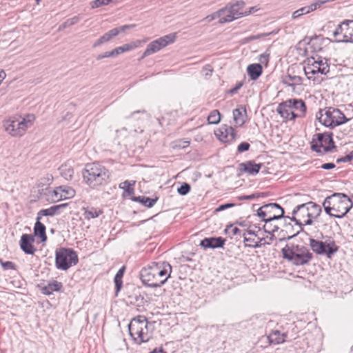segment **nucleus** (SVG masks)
Segmentation results:
<instances>
[{"instance_id":"1","label":"nucleus","mask_w":353,"mask_h":353,"mask_svg":"<svg viewBox=\"0 0 353 353\" xmlns=\"http://www.w3.org/2000/svg\"><path fill=\"white\" fill-rule=\"evenodd\" d=\"M171 265L167 262H154L140 272L142 283L150 288H158L163 285L170 276Z\"/></svg>"},{"instance_id":"2","label":"nucleus","mask_w":353,"mask_h":353,"mask_svg":"<svg viewBox=\"0 0 353 353\" xmlns=\"http://www.w3.org/2000/svg\"><path fill=\"white\" fill-rule=\"evenodd\" d=\"M323 206L326 214L341 219L352 208L353 202L347 194L335 192L325 199Z\"/></svg>"},{"instance_id":"3","label":"nucleus","mask_w":353,"mask_h":353,"mask_svg":"<svg viewBox=\"0 0 353 353\" xmlns=\"http://www.w3.org/2000/svg\"><path fill=\"white\" fill-rule=\"evenodd\" d=\"M83 179L85 184L92 188L107 184L110 172L104 165L94 162L88 163L82 172Z\"/></svg>"},{"instance_id":"4","label":"nucleus","mask_w":353,"mask_h":353,"mask_svg":"<svg viewBox=\"0 0 353 353\" xmlns=\"http://www.w3.org/2000/svg\"><path fill=\"white\" fill-rule=\"evenodd\" d=\"M303 70L305 76L309 80L316 83L322 81L321 75H326L330 72V65L327 60L320 56L310 57L303 62Z\"/></svg>"},{"instance_id":"5","label":"nucleus","mask_w":353,"mask_h":353,"mask_svg":"<svg viewBox=\"0 0 353 353\" xmlns=\"http://www.w3.org/2000/svg\"><path fill=\"white\" fill-rule=\"evenodd\" d=\"M152 323L143 315L133 318L128 325L130 336L139 344L149 341L152 338Z\"/></svg>"},{"instance_id":"6","label":"nucleus","mask_w":353,"mask_h":353,"mask_svg":"<svg viewBox=\"0 0 353 353\" xmlns=\"http://www.w3.org/2000/svg\"><path fill=\"white\" fill-rule=\"evenodd\" d=\"M281 252L285 259L297 266L307 264L312 259V254L303 245L287 244L282 248Z\"/></svg>"},{"instance_id":"7","label":"nucleus","mask_w":353,"mask_h":353,"mask_svg":"<svg viewBox=\"0 0 353 353\" xmlns=\"http://www.w3.org/2000/svg\"><path fill=\"white\" fill-rule=\"evenodd\" d=\"M316 117L320 123L331 129L345 123L350 120L339 109L332 107H327L323 110L320 109L316 113Z\"/></svg>"},{"instance_id":"8","label":"nucleus","mask_w":353,"mask_h":353,"mask_svg":"<svg viewBox=\"0 0 353 353\" xmlns=\"http://www.w3.org/2000/svg\"><path fill=\"white\" fill-rule=\"evenodd\" d=\"M34 116L28 114L25 117H13L4 122L5 130L12 137H22L33 125Z\"/></svg>"},{"instance_id":"9","label":"nucleus","mask_w":353,"mask_h":353,"mask_svg":"<svg viewBox=\"0 0 353 353\" xmlns=\"http://www.w3.org/2000/svg\"><path fill=\"white\" fill-rule=\"evenodd\" d=\"M79 262L77 252L72 248H61L55 252L57 269L66 271Z\"/></svg>"},{"instance_id":"10","label":"nucleus","mask_w":353,"mask_h":353,"mask_svg":"<svg viewBox=\"0 0 353 353\" xmlns=\"http://www.w3.org/2000/svg\"><path fill=\"white\" fill-rule=\"evenodd\" d=\"M257 215L261 217V221L265 222L264 228H270V221L279 220L285 217L283 208L278 203H270L262 205L257 210Z\"/></svg>"},{"instance_id":"11","label":"nucleus","mask_w":353,"mask_h":353,"mask_svg":"<svg viewBox=\"0 0 353 353\" xmlns=\"http://www.w3.org/2000/svg\"><path fill=\"white\" fill-rule=\"evenodd\" d=\"M322 148L324 153L330 152L336 148L332 132L319 133L313 136L311 149L317 153H321Z\"/></svg>"},{"instance_id":"12","label":"nucleus","mask_w":353,"mask_h":353,"mask_svg":"<svg viewBox=\"0 0 353 353\" xmlns=\"http://www.w3.org/2000/svg\"><path fill=\"white\" fill-rule=\"evenodd\" d=\"M336 42H353V20H344L332 33Z\"/></svg>"},{"instance_id":"13","label":"nucleus","mask_w":353,"mask_h":353,"mask_svg":"<svg viewBox=\"0 0 353 353\" xmlns=\"http://www.w3.org/2000/svg\"><path fill=\"white\" fill-rule=\"evenodd\" d=\"M310 246L312 251L319 255H325L330 258L339 250L334 241L329 243L310 239Z\"/></svg>"},{"instance_id":"14","label":"nucleus","mask_w":353,"mask_h":353,"mask_svg":"<svg viewBox=\"0 0 353 353\" xmlns=\"http://www.w3.org/2000/svg\"><path fill=\"white\" fill-rule=\"evenodd\" d=\"M176 38V33H172L167 35H165L163 37H161L151 43H150L145 50L144 51L141 59H143L148 56H150V54H152L162 48H165V46H168L169 44H171L174 43Z\"/></svg>"},{"instance_id":"15","label":"nucleus","mask_w":353,"mask_h":353,"mask_svg":"<svg viewBox=\"0 0 353 353\" xmlns=\"http://www.w3.org/2000/svg\"><path fill=\"white\" fill-rule=\"evenodd\" d=\"M74 194L75 192L72 188L65 186H59L52 191H49V196L52 202L72 198L74 196Z\"/></svg>"},{"instance_id":"16","label":"nucleus","mask_w":353,"mask_h":353,"mask_svg":"<svg viewBox=\"0 0 353 353\" xmlns=\"http://www.w3.org/2000/svg\"><path fill=\"white\" fill-rule=\"evenodd\" d=\"M245 2L243 1H237L234 3H229L227 5L230 8L229 12H232V16L236 17V19H239L243 16H247L250 13L254 12L257 10L254 7H252L249 10H243Z\"/></svg>"},{"instance_id":"17","label":"nucleus","mask_w":353,"mask_h":353,"mask_svg":"<svg viewBox=\"0 0 353 353\" xmlns=\"http://www.w3.org/2000/svg\"><path fill=\"white\" fill-rule=\"evenodd\" d=\"M290 99L279 104L276 108V112L285 120H294L296 119L295 112L291 106Z\"/></svg>"},{"instance_id":"18","label":"nucleus","mask_w":353,"mask_h":353,"mask_svg":"<svg viewBox=\"0 0 353 353\" xmlns=\"http://www.w3.org/2000/svg\"><path fill=\"white\" fill-rule=\"evenodd\" d=\"M34 241V239L32 234H23L19 241L20 248L24 253L32 255L37 250L32 244Z\"/></svg>"},{"instance_id":"19","label":"nucleus","mask_w":353,"mask_h":353,"mask_svg":"<svg viewBox=\"0 0 353 353\" xmlns=\"http://www.w3.org/2000/svg\"><path fill=\"white\" fill-rule=\"evenodd\" d=\"M262 163H256L254 161H248L239 164V171L241 173H247L248 175L254 176L259 172Z\"/></svg>"},{"instance_id":"20","label":"nucleus","mask_w":353,"mask_h":353,"mask_svg":"<svg viewBox=\"0 0 353 353\" xmlns=\"http://www.w3.org/2000/svg\"><path fill=\"white\" fill-rule=\"evenodd\" d=\"M225 239L221 236L205 238L200 242V245L204 249H215L223 248Z\"/></svg>"},{"instance_id":"21","label":"nucleus","mask_w":353,"mask_h":353,"mask_svg":"<svg viewBox=\"0 0 353 353\" xmlns=\"http://www.w3.org/2000/svg\"><path fill=\"white\" fill-rule=\"evenodd\" d=\"M219 134H216L219 139L223 142L231 143L233 142L236 137H237V134L236 130L232 126H226L220 129Z\"/></svg>"},{"instance_id":"22","label":"nucleus","mask_w":353,"mask_h":353,"mask_svg":"<svg viewBox=\"0 0 353 353\" xmlns=\"http://www.w3.org/2000/svg\"><path fill=\"white\" fill-rule=\"evenodd\" d=\"M271 344H281L291 340L287 332H281L278 330H272L268 336Z\"/></svg>"},{"instance_id":"23","label":"nucleus","mask_w":353,"mask_h":353,"mask_svg":"<svg viewBox=\"0 0 353 353\" xmlns=\"http://www.w3.org/2000/svg\"><path fill=\"white\" fill-rule=\"evenodd\" d=\"M306 205L310 212V219L304 220V225H310L313 223V219H316L321 214L322 210L319 205L312 201L306 203Z\"/></svg>"},{"instance_id":"24","label":"nucleus","mask_w":353,"mask_h":353,"mask_svg":"<svg viewBox=\"0 0 353 353\" xmlns=\"http://www.w3.org/2000/svg\"><path fill=\"white\" fill-rule=\"evenodd\" d=\"M290 101H291V106L295 112L296 118L305 117L307 112L305 103L302 99H292Z\"/></svg>"},{"instance_id":"25","label":"nucleus","mask_w":353,"mask_h":353,"mask_svg":"<svg viewBox=\"0 0 353 353\" xmlns=\"http://www.w3.org/2000/svg\"><path fill=\"white\" fill-rule=\"evenodd\" d=\"M68 203L54 205L46 209H42L37 212V216L42 219L43 216H53L61 213V210L65 208Z\"/></svg>"},{"instance_id":"26","label":"nucleus","mask_w":353,"mask_h":353,"mask_svg":"<svg viewBox=\"0 0 353 353\" xmlns=\"http://www.w3.org/2000/svg\"><path fill=\"white\" fill-rule=\"evenodd\" d=\"M37 221L34 226V234L36 236H39L42 242H45L47 240V236L46 233V226L41 222V218L37 215Z\"/></svg>"},{"instance_id":"27","label":"nucleus","mask_w":353,"mask_h":353,"mask_svg":"<svg viewBox=\"0 0 353 353\" xmlns=\"http://www.w3.org/2000/svg\"><path fill=\"white\" fill-rule=\"evenodd\" d=\"M247 72L251 80L256 81L261 75L263 68L259 63H252L248 66Z\"/></svg>"},{"instance_id":"28","label":"nucleus","mask_w":353,"mask_h":353,"mask_svg":"<svg viewBox=\"0 0 353 353\" xmlns=\"http://www.w3.org/2000/svg\"><path fill=\"white\" fill-rule=\"evenodd\" d=\"M292 215L299 217L303 223L306 220L305 218L310 219V212L306 203L296 206L292 211Z\"/></svg>"},{"instance_id":"29","label":"nucleus","mask_w":353,"mask_h":353,"mask_svg":"<svg viewBox=\"0 0 353 353\" xmlns=\"http://www.w3.org/2000/svg\"><path fill=\"white\" fill-rule=\"evenodd\" d=\"M282 82L283 84L294 90L296 85H300L303 83V78L300 76L288 74L283 78Z\"/></svg>"},{"instance_id":"30","label":"nucleus","mask_w":353,"mask_h":353,"mask_svg":"<svg viewBox=\"0 0 353 353\" xmlns=\"http://www.w3.org/2000/svg\"><path fill=\"white\" fill-rule=\"evenodd\" d=\"M319 6L318 5V3L316 1V0L315 1V2H314L313 3L310 4V6H304L296 11H294L292 14V17L294 19H296V18H299L301 16L303 15V14H308L315 10H316L317 8H319Z\"/></svg>"},{"instance_id":"31","label":"nucleus","mask_w":353,"mask_h":353,"mask_svg":"<svg viewBox=\"0 0 353 353\" xmlns=\"http://www.w3.org/2000/svg\"><path fill=\"white\" fill-rule=\"evenodd\" d=\"M246 114L245 108L240 107L233 110V118L235 123L241 126L245 123V115Z\"/></svg>"},{"instance_id":"32","label":"nucleus","mask_w":353,"mask_h":353,"mask_svg":"<svg viewBox=\"0 0 353 353\" xmlns=\"http://www.w3.org/2000/svg\"><path fill=\"white\" fill-rule=\"evenodd\" d=\"M63 285L61 282L57 281H53L51 283H49L46 286L43 287L42 292L44 294L50 295L52 294L54 292H59L61 290Z\"/></svg>"},{"instance_id":"33","label":"nucleus","mask_w":353,"mask_h":353,"mask_svg":"<svg viewBox=\"0 0 353 353\" xmlns=\"http://www.w3.org/2000/svg\"><path fill=\"white\" fill-rule=\"evenodd\" d=\"M282 219H284L285 221H286L287 219H288V220H290L291 221H294L296 223V225L299 226L300 230H297L294 234L288 236L287 237L283 236V238L280 239L281 241H285V240H287V239L289 240V239H291L293 237L296 236L300 232V231L302 230L301 226L302 225H305L304 223H303L302 221H301L299 217V219H297V218H296V216H294V215H292V217H290L288 216H285V217H283Z\"/></svg>"},{"instance_id":"34","label":"nucleus","mask_w":353,"mask_h":353,"mask_svg":"<svg viewBox=\"0 0 353 353\" xmlns=\"http://www.w3.org/2000/svg\"><path fill=\"white\" fill-rule=\"evenodd\" d=\"M219 10L223 11L221 12L220 19L219 21L220 23H230L236 20V17L234 15L232 16V13L230 14V12H229L230 10L227 6Z\"/></svg>"},{"instance_id":"35","label":"nucleus","mask_w":353,"mask_h":353,"mask_svg":"<svg viewBox=\"0 0 353 353\" xmlns=\"http://www.w3.org/2000/svg\"><path fill=\"white\" fill-rule=\"evenodd\" d=\"M132 201L139 202L148 208H152L157 201V199H152L145 196H134Z\"/></svg>"},{"instance_id":"36","label":"nucleus","mask_w":353,"mask_h":353,"mask_svg":"<svg viewBox=\"0 0 353 353\" xmlns=\"http://www.w3.org/2000/svg\"><path fill=\"white\" fill-rule=\"evenodd\" d=\"M137 47V45H136L134 43H126V44H124L122 46L117 47V48H114L113 50H114V54L116 56H117V55H119V54H120L121 53L130 51V50L134 49Z\"/></svg>"},{"instance_id":"37","label":"nucleus","mask_w":353,"mask_h":353,"mask_svg":"<svg viewBox=\"0 0 353 353\" xmlns=\"http://www.w3.org/2000/svg\"><path fill=\"white\" fill-rule=\"evenodd\" d=\"M61 175L66 180L72 179L74 174V170L66 165H61L59 168Z\"/></svg>"},{"instance_id":"38","label":"nucleus","mask_w":353,"mask_h":353,"mask_svg":"<svg viewBox=\"0 0 353 353\" xmlns=\"http://www.w3.org/2000/svg\"><path fill=\"white\" fill-rule=\"evenodd\" d=\"M221 120V114L219 110H212L208 117V121L210 124H217Z\"/></svg>"},{"instance_id":"39","label":"nucleus","mask_w":353,"mask_h":353,"mask_svg":"<svg viewBox=\"0 0 353 353\" xmlns=\"http://www.w3.org/2000/svg\"><path fill=\"white\" fill-rule=\"evenodd\" d=\"M101 212H102L101 210L92 208L90 209H88L85 212L84 216L86 219H91L98 217Z\"/></svg>"},{"instance_id":"40","label":"nucleus","mask_w":353,"mask_h":353,"mask_svg":"<svg viewBox=\"0 0 353 353\" xmlns=\"http://www.w3.org/2000/svg\"><path fill=\"white\" fill-rule=\"evenodd\" d=\"M134 181L131 183L129 181H125L119 185V188L123 189L128 194H132L134 193V189L132 185H134Z\"/></svg>"},{"instance_id":"41","label":"nucleus","mask_w":353,"mask_h":353,"mask_svg":"<svg viewBox=\"0 0 353 353\" xmlns=\"http://www.w3.org/2000/svg\"><path fill=\"white\" fill-rule=\"evenodd\" d=\"M117 36V31L114 30V28L105 33L101 37L103 43L108 42L111 40L113 37Z\"/></svg>"},{"instance_id":"42","label":"nucleus","mask_w":353,"mask_h":353,"mask_svg":"<svg viewBox=\"0 0 353 353\" xmlns=\"http://www.w3.org/2000/svg\"><path fill=\"white\" fill-rule=\"evenodd\" d=\"M191 187L187 183H183L177 190L178 193L182 196L186 195L190 192Z\"/></svg>"},{"instance_id":"43","label":"nucleus","mask_w":353,"mask_h":353,"mask_svg":"<svg viewBox=\"0 0 353 353\" xmlns=\"http://www.w3.org/2000/svg\"><path fill=\"white\" fill-rule=\"evenodd\" d=\"M113 0H94L91 2V7L92 8H99L103 6H107Z\"/></svg>"},{"instance_id":"44","label":"nucleus","mask_w":353,"mask_h":353,"mask_svg":"<svg viewBox=\"0 0 353 353\" xmlns=\"http://www.w3.org/2000/svg\"><path fill=\"white\" fill-rule=\"evenodd\" d=\"M242 236L243 237V241L245 243V247L252 248L251 245L256 243V240L252 237H248L246 233L242 234Z\"/></svg>"},{"instance_id":"45","label":"nucleus","mask_w":353,"mask_h":353,"mask_svg":"<svg viewBox=\"0 0 353 353\" xmlns=\"http://www.w3.org/2000/svg\"><path fill=\"white\" fill-rule=\"evenodd\" d=\"M352 160H353V150L351 151L348 154H347L344 157L338 158L336 159V163H340L342 162H350V161H352Z\"/></svg>"},{"instance_id":"46","label":"nucleus","mask_w":353,"mask_h":353,"mask_svg":"<svg viewBox=\"0 0 353 353\" xmlns=\"http://www.w3.org/2000/svg\"><path fill=\"white\" fill-rule=\"evenodd\" d=\"M250 145L248 142H241L237 147V151L239 153H242L249 150Z\"/></svg>"},{"instance_id":"47","label":"nucleus","mask_w":353,"mask_h":353,"mask_svg":"<svg viewBox=\"0 0 353 353\" xmlns=\"http://www.w3.org/2000/svg\"><path fill=\"white\" fill-rule=\"evenodd\" d=\"M258 240L259 241H256V243L251 245L252 246V248H261L262 245L270 244V242L266 241L265 238H258Z\"/></svg>"},{"instance_id":"48","label":"nucleus","mask_w":353,"mask_h":353,"mask_svg":"<svg viewBox=\"0 0 353 353\" xmlns=\"http://www.w3.org/2000/svg\"><path fill=\"white\" fill-rule=\"evenodd\" d=\"M223 12V10H218L216 12H214V13H213L212 14L208 15L203 20H205V21H207L208 22H210V21L214 20L216 18H219L220 19L221 12Z\"/></svg>"},{"instance_id":"49","label":"nucleus","mask_w":353,"mask_h":353,"mask_svg":"<svg viewBox=\"0 0 353 353\" xmlns=\"http://www.w3.org/2000/svg\"><path fill=\"white\" fill-rule=\"evenodd\" d=\"M135 27V24L123 25L118 28H114V30L117 31V35L120 32H125L127 30L133 28Z\"/></svg>"},{"instance_id":"50","label":"nucleus","mask_w":353,"mask_h":353,"mask_svg":"<svg viewBox=\"0 0 353 353\" xmlns=\"http://www.w3.org/2000/svg\"><path fill=\"white\" fill-rule=\"evenodd\" d=\"M272 221H270V223H269V225L270 226V228H267L268 229H265L264 228V225L263 226V229L264 230V232H266V233H268V234H272V233H274L275 232L278 231L279 230V226L276 225H273Z\"/></svg>"},{"instance_id":"51","label":"nucleus","mask_w":353,"mask_h":353,"mask_svg":"<svg viewBox=\"0 0 353 353\" xmlns=\"http://www.w3.org/2000/svg\"><path fill=\"white\" fill-rule=\"evenodd\" d=\"M1 263L2 267L5 270H14L15 269V265L12 261L3 262L2 261H1Z\"/></svg>"},{"instance_id":"52","label":"nucleus","mask_w":353,"mask_h":353,"mask_svg":"<svg viewBox=\"0 0 353 353\" xmlns=\"http://www.w3.org/2000/svg\"><path fill=\"white\" fill-rule=\"evenodd\" d=\"M114 284H115L116 291H117V292H118L120 291V290L121 289V287H122V284H123L122 278L117 277L115 276L114 279Z\"/></svg>"},{"instance_id":"53","label":"nucleus","mask_w":353,"mask_h":353,"mask_svg":"<svg viewBox=\"0 0 353 353\" xmlns=\"http://www.w3.org/2000/svg\"><path fill=\"white\" fill-rule=\"evenodd\" d=\"M234 203H225V204H222V205H220L216 210V211L217 212H219V211H223V210H225L226 209H228L230 208H232L233 206H234Z\"/></svg>"},{"instance_id":"54","label":"nucleus","mask_w":353,"mask_h":353,"mask_svg":"<svg viewBox=\"0 0 353 353\" xmlns=\"http://www.w3.org/2000/svg\"><path fill=\"white\" fill-rule=\"evenodd\" d=\"M243 86L242 82H238L236 85L229 90V93L234 94Z\"/></svg>"},{"instance_id":"55","label":"nucleus","mask_w":353,"mask_h":353,"mask_svg":"<svg viewBox=\"0 0 353 353\" xmlns=\"http://www.w3.org/2000/svg\"><path fill=\"white\" fill-rule=\"evenodd\" d=\"M256 197H258V195H256L255 194H250V195L241 196L239 197V201L252 200V199H255Z\"/></svg>"},{"instance_id":"56","label":"nucleus","mask_w":353,"mask_h":353,"mask_svg":"<svg viewBox=\"0 0 353 353\" xmlns=\"http://www.w3.org/2000/svg\"><path fill=\"white\" fill-rule=\"evenodd\" d=\"M269 58H270V54H269L263 53V54L260 55L259 61L262 63H268V62L269 61Z\"/></svg>"},{"instance_id":"57","label":"nucleus","mask_w":353,"mask_h":353,"mask_svg":"<svg viewBox=\"0 0 353 353\" xmlns=\"http://www.w3.org/2000/svg\"><path fill=\"white\" fill-rule=\"evenodd\" d=\"M336 167V165L334 163H323L321 165V168L323 170H331Z\"/></svg>"},{"instance_id":"58","label":"nucleus","mask_w":353,"mask_h":353,"mask_svg":"<svg viewBox=\"0 0 353 353\" xmlns=\"http://www.w3.org/2000/svg\"><path fill=\"white\" fill-rule=\"evenodd\" d=\"M79 20H80L79 17L74 16L72 18L67 19V21H68L69 24H70V26H72L77 23L79 21Z\"/></svg>"},{"instance_id":"59","label":"nucleus","mask_w":353,"mask_h":353,"mask_svg":"<svg viewBox=\"0 0 353 353\" xmlns=\"http://www.w3.org/2000/svg\"><path fill=\"white\" fill-rule=\"evenodd\" d=\"M271 33H266V34H256V35H253V36H251L250 37V40L259 39L262 38L263 37L268 36Z\"/></svg>"},{"instance_id":"60","label":"nucleus","mask_w":353,"mask_h":353,"mask_svg":"<svg viewBox=\"0 0 353 353\" xmlns=\"http://www.w3.org/2000/svg\"><path fill=\"white\" fill-rule=\"evenodd\" d=\"M179 144L176 145V146L181 148H185L190 145L189 141H179Z\"/></svg>"},{"instance_id":"61","label":"nucleus","mask_w":353,"mask_h":353,"mask_svg":"<svg viewBox=\"0 0 353 353\" xmlns=\"http://www.w3.org/2000/svg\"><path fill=\"white\" fill-rule=\"evenodd\" d=\"M256 232L257 231L256 230L249 228L244 233H246V235L248 234L257 236Z\"/></svg>"},{"instance_id":"62","label":"nucleus","mask_w":353,"mask_h":353,"mask_svg":"<svg viewBox=\"0 0 353 353\" xmlns=\"http://www.w3.org/2000/svg\"><path fill=\"white\" fill-rule=\"evenodd\" d=\"M125 266H123L121 268H120L119 270V271L117 272L115 276H117V277H121V278L123 279V274H124V272H125Z\"/></svg>"},{"instance_id":"63","label":"nucleus","mask_w":353,"mask_h":353,"mask_svg":"<svg viewBox=\"0 0 353 353\" xmlns=\"http://www.w3.org/2000/svg\"><path fill=\"white\" fill-rule=\"evenodd\" d=\"M232 233L233 235H238V234H241V230L239 229L237 227H234V228H232Z\"/></svg>"},{"instance_id":"64","label":"nucleus","mask_w":353,"mask_h":353,"mask_svg":"<svg viewBox=\"0 0 353 353\" xmlns=\"http://www.w3.org/2000/svg\"><path fill=\"white\" fill-rule=\"evenodd\" d=\"M104 43L103 41H102L101 38L100 37L98 40H97L94 43H93V47L94 48H96L97 46H99L100 45Z\"/></svg>"}]
</instances>
